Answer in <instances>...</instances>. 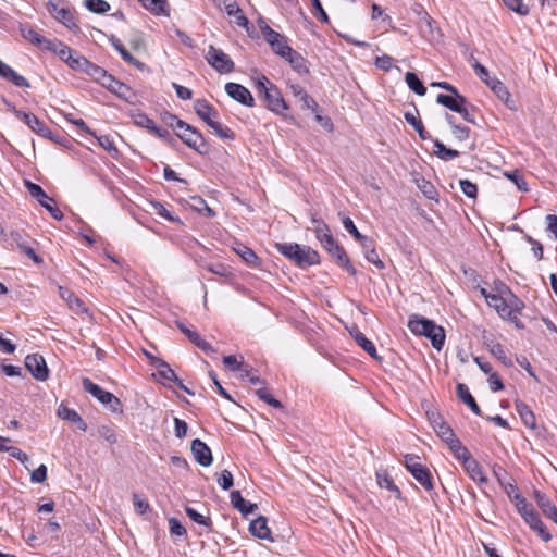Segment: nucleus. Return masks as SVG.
Listing matches in <instances>:
<instances>
[{"mask_svg":"<svg viewBox=\"0 0 557 557\" xmlns=\"http://www.w3.org/2000/svg\"><path fill=\"white\" fill-rule=\"evenodd\" d=\"M506 293L508 294L509 299L494 294L493 296H486V302L490 307L494 308L503 319H507L513 323L516 327L522 329L523 324L519 320L518 315L521 313L523 302L508 288H506Z\"/></svg>","mask_w":557,"mask_h":557,"instance_id":"obj_1","label":"nucleus"},{"mask_svg":"<svg viewBox=\"0 0 557 557\" xmlns=\"http://www.w3.org/2000/svg\"><path fill=\"white\" fill-rule=\"evenodd\" d=\"M277 251L294 261L300 268H308L320 263V256L317 250L309 246H301L296 243H277Z\"/></svg>","mask_w":557,"mask_h":557,"instance_id":"obj_2","label":"nucleus"},{"mask_svg":"<svg viewBox=\"0 0 557 557\" xmlns=\"http://www.w3.org/2000/svg\"><path fill=\"white\" fill-rule=\"evenodd\" d=\"M408 327L413 334L430 338L436 350H441L444 346V329L436 325L432 320L413 314L409 318Z\"/></svg>","mask_w":557,"mask_h":557,"instance_id":"obj_3","label":"nucleus"},{"mask_svg":"<svg viewBox=\"0 0 557 557\" xmlns=\"http://www.w3.org/2000/svg\"><path fill=\"white\" fill-rule=\"evenodd\" d=\"M257 90L263 96L265 106L269 110L276 114H282L288 109L284 98L282 97L278 88L272 84L265 76H262L257 82Z\"/></svg>","mask_w":557,"mask_h":557,"instance_id":"obj_4","label":"nucleus"},{"mask_svg":"<svg viewBox=\"0 0 557 557\" xmlns=\"http://www.w3.org/2000/svg\"><path fill=\"white\" fill-rule=\"evenodd\" d=\"M82 384L85 392L92 395L101 404L107 405L112 412L122 411L121 400L117 397H115L112 393L104 391L102 387L95 384L88 377H84Z\"/></svg>","mask_w":557,"mask_h":557,"instance_id":"obj_5","label":"nucleus"},{"mask_svg":"<svg viewBox=\"0 0 557 557\" xmlns=\"http://www.w3.org/2000/svg\"><path fill=\"white\" fill-rule=\"evenodd\" d=\"M405 466L411 475L428 491L433 488L430 470L420 462L419 456L406 455Z\"/></svg>","mask_w":557,"mask_h":557,"instance_id":"obj_6","label":"nucleus"},{"mask_svg":"<svg viewBox=\"0 0 557 557\" xmlns=\"http://www.w3.org/2000/svg\"><path fill=\"white\" fill-rule=\"evenodd\" d=\"M205 59L220 74H228L234 71L235 64L230 55L213 45L208 47Z\"/></svg>","mask_w":557,"mask_h":557,"instance_id":"obj_7","label":"nucleus"},{"mask_svg":"<svg viewBox=\"0 0 557 557\" xmlns=\"http://www.w3.org/2000/svg\"><path fill=\"white\" fill-rule=\"evenodd\" d=\"M25 186L29 195L36 198L53 219L58 221L63 219L62 211L54 205V200L46 194L41 186L30 181H25Z\"/></svg>","mask_w":557,"mask_h":557,"instance_id":"obj_8","label":"nucleus"},{"mask_svg":"<svg viewBox=\"0 0 557 557\" xmlns=\"http://www.w3.org/2000/svg\"><path fill=\"white\" fill-rule=\"evenodd\" d=\"M176 136L182 139V141L194 149L199 153L205 152L206 141L202 134L191 125L185 122V125L176 132Z\"/></svg>","mask_w":557,"mask_h":557,"instance_id":"obj_9","label":"nucleus"},{"mask_svg":"<svg viewBox=\"0 0 557 557\" xmlns=\"http://www.w3.org/2000/svg\"><path fill=\"white\" fill-rule=\"evenodd\" d=\"M46 7L51 16L62 23L66 28L73 30L78 27L74 13L69 8H59L58 3L52 0H49Z\"/></svg>","mask_w":557,"mask_h":557,"instance_id":"obj_10","label":"nucleus"},{"mask_svg":"<svg viewBox=\"0 0 557 557\" xmlns=\"http://www.w3.org/2000/svg\"><path fill=\"white\" fill-rule=\"evenodd\" d=\"M25 367L32 373V375L38 381H46L49 376V370L41 355H28L25 358Z\"/></svg>","mask_w":557,"mask_h":557,"instance_id":"obj_11","label":"nucleus"},{"mask_svg":"<svg viewBox=\"0 0 557 557\" xmlns=\"http://www.w3.org/2000/svg\"><path fill=\"white\" fill-rule=\"evenodd\" d=\"M420 21H419V29L421 36L425 38L428 41L437 40L442 34L438 27H436L435 22L428 14V12L422 10L420 7Z\"/></svg>","mask_w":557,"mask_h":557,"instance_id":"obj_12","label":"nucleus"},{"mask_svg":"<svg viewBox=\"0 0 557 557\" xmlns=\"http://www.w3.org/2000/svg\"><path fill=\"white\" fill-rule=\"evenodd\" d=\"M225 91L232 99H234L235 101L239 102L243 106H246V107L255 106V99H253L251 92L245 86H243L240 84L226 83Z\"/></svg>","mask_w":557,"mask_h":557,"instance_id":"obj_13","label":"nucleus"},{"mask_svg":"<svg viewBox=\"0 0 557 557\" xmlns=\"http://www.w3.org/2000/svg\"><path fill=\"white\" fill-rule=\"evenodd\" d=\"M323 248L336 260L339 267H342L351 275L356 274V270L350 263V260L345 249L342 246H339L334 238L332 239L331 245H325Z\"/></svg>","mask_w":557,"mask_h":557,"instance_id":"obj_14","label":"nucleus"},{"mask_svg":"<svg viewBox=\"0 0 557 557\" xmlns=\"http://www.w3.org/2000/svg\"><path fill=\"white\" fill-rule=\"evenodd\" d=\"M11 239L16 245V247L27 255L30 259H33L36 263L42 262V259L35 252L33 247V239L23 234L20 231L11 232Z\"/></svg>","mask_w":557,"mask_h":557,"instance_id":"obj_15","label":"nucleus"},{"mask_svg":"<svg viewBox=\"0 0 557 557\" xmlns=\"http://www.w3.org/2000/svg\"><path fill=\"white\" fill-rule=\"evenodd\" d=\"M218 8L224 9L228 16L235 17V23L239 27L247 28L249 21L244 15L242 9L238 7L235 0H213Z\"/></svg>","mask_w":557,"mask_h":557,"instance_id":"obj_16","label":"nucleus"},{"mask_svg":"<svg viewBox=\"0 0 557 557\" xmlns=\"http://www.w3.org/2000/svg\"><path fill=\"white\" fill-rule=\"evenodd\" d=\"M191 453L195 460L202 467H209L212 463V453L209 446L199 438L191 442Z\"/></svg>","mask_w":557,"mask_h":557,"instance_id":"obj_17","label":"nucleus"},{"mask_svg":"<svg viewBox=\"0 0 557 557\" xmlns=\"http://www.w3.org/2000/svg\"><path fill=\"white\" fill-rule=\"evenodd\" d=\"M16 115L36 134L42 137H50L51 131L45 122L40 121L35 114L30 112H17Z\"/></svg>","mask_w":557,"mask_h":557,"instance_id":"obj_18","label":"nucleus"},{"mask_svg":"<svg viewBox=\"0 0 557 557\" xmlns=\"http://www.w3.org/2000/svg\"><path fill=\"white\" fill-rule=\"evenodd\" d=\"M196 114L207 124L219 117L218 111L205 99H197L194 103Z\"/></svg>","mask_w":557,"mask_h":557,"instance_id":"obj_19","label":"nucleus"},{"mask_svg":"<svg viewBox=\"0 0 557 557\" xmlns=\"http://www.w3.org/2000/svg\"><path fill=\"white\" fill-rule=\"evenodd\" d=\"M103 87L123 100L129 101L133 97L132 89L112 75H110L109 79L103 84Z\"/></svg>","mask_w":557,"mask_h":557,"instance_id":"obj_20","label":"nucleus"},{"mask_svg":"<svg viewBox=\"0 0 557 557\" xmlns=\"http://www.w3.org/2000/svg\"><path fill=\"white\" fill-rule=\"evenodd\" d=\"M0 76L14 84L17 87L28 88L29 82L22 75L17 74L10 65L0 60Z\"/></svg>","mask_w":557,"mask_h":557,"instance_id":"obj_21","label":"nucleus"},{"mask_svg":"<svg viewBox=\"0 0 557 557\" xmlns=\"http://www.w3.org/2000/svg\"><path fill=\"white\" fill-rule=\"evenodd\" d=\"M249 531L258 539L273 541L271 537V531L268 527V520L264 516H259L253 519L249 524Z\"/></svg>","mask_w":557,"mask_h":557,"instance_id":"obj_22","label":"nucleus"},{"mask_svg":"<svg viewBox=\"0 0 557 557\" xmlns=\"http://www.w3.org/2000/svg\"><path fill=\"white\" fill-rule=\"evenodd\" d=\"M534 498L542 512L555 523H557V507L550 502V499L540 491L534 492Z\"/></svg>","mask_w":557,"mask_h":557,"instance_id":"obj_23","label":"nucleus"},{"mask_svg":"<svg viewBox=\"0 0 557 557\" xmlns=\"http://www.w3.org/2000/svg\"><path fill=\"white\" fill-rule=\"evenodd\" d=\"M311 222L313 224V232L315 234L317 239L320 242L322 247L325 245H331L332 239L334 238L330 232L329 226L324 221L321 219L315 218L314 215L311 219Z\"/></svg>","mask_w":557,"mask_h":557,"instance_id":"obj_24","label":"nucleus"},{"mask_svg":"<svg viewBox=\"0 0 557 557\" xmlns=\"http://www.w3.org/2000/svg\"><path fill=\"white\" fill-rule=\"evenodd\" d=\"M436 102L448 108L453 112H461V107L467 103V99L460 94L455 96L438 94Z\"/></svg>","mask_w":557,"mask_h":557,"instance_id":"obj_25","label":"nucleus"},{"mask_svg":"<svg viewBox=\"0 0 557 557\" xmlns=\"http://www.w3.org/2000/svg\"><path fill=\"white\" fill-rule=\"evenodd\" d=\"M60 297L67 304L71 310L75 313H84L86 312V307L84 302L70 289L64 288L62 286L59 287Z\"/></svg>","mask_w":557,"mask_h":557,"instance_id":"obj_26","label":"nucleus"},{"mask_svg":"<svg viewBox=\"0 0 557 557\" xmlns=\"http://www.w3.org/2000/svg\"><path fill=\"white\" fill-rule=\"evenodd\" d=\"M428 419L433 428V430L436 432V434L444 440L446 436L453 435L451 428L442 419V417L437 412H426Z\"/></svg>","mask_w":557,"mask_h":557,"instance_id":"obj_27","label":"nucleus"},{"mask_svg":"<svg viewBox=\"0 0 557 557\" xmlns=\"http://www.w3.org/2000/svg\"><path fill=\"white\" fill-rule=\"evenodd\" d=\"M230 498L232 506L244 516L250 515L257 509V505L243 498L239 491H232Z\"/></svg>","mask_w":557,"mask_h":557,"instance_id":"obj_28","label":"nucleus"},{"mask_svg":"<svg viewBox=\"0 0 557 557\" xmlns=\"http://www.w3.org/2000/svg\"><path fill=\"white\" fill-rule=\"evenodd\" d=\"M45 50L53 52L66 64L71 57L75 54V51L73 49H71L67 45L58 39L49 40V44L46 46Z\"/></svg>","mask_w":557,"mask_h":557,"instance_id":"obj_29","label":"nucleus"},{"mask_svg":"<svg viewBox=\"0 0 557 557\" xmlns=\"http://www.w3.org/2000/svg\"><path fill=\"white\" fill-rule=\"evenodd\" d=\"M177 326L188 337V339L193 344H195L198 348H200L202 351H205L207 354L214 352V349L212 348V346L208 342L202 339L196 331L189 330L181 322H177Z\"/></svg>","mask_w":557,"mask_h":557,"instance_id":"obj_30","label":"nucleus"},{"mask_svg":"<svg viewBox=\"0 0 557 557\" xmlns=\"http://www.w3.org/2000/svg\"><path fill=\"white\" fill-rule=\"evenodd\" d=\"M284 59L290 64V66L299 74L309 73L307 66V60L296 50L292 49L287 51Z\"/></svg>","mask_w":557,"mask_h":557,"instance_id":"obj_31","label":"nucleus"},{"mask_svg":"<svg viewBox=\"0 0 557 557\" xmlns=\"http://www.w3.org/2000/svg\"><path fill=\"white\" fill-rule=\"evenodd\" d=\"M515 408L523 424L527 428L534 430L536 428V419L530 407L521 400H516Z\"/></svg>","mask_w":557,"mask_h":557,"instance_id":"obj_32","label":"nucleus"},{"mask_svg":"<svg viewBox=\"0 0 557 557\" xmlns=\"http://www.w3.org/2000/svg\"><path fill=\"white\" fill-rule=\"evenodd\" d=\"M462 466L473 481L480 483H485L487 481L486 476L482 471V467L473 457H470L467 460H465L462 462Z\"/></svg>","mask_w":557,"mask_h":557,"instance_id":"obj_33","label":"nucleus"},{"mask_svg":"<svg viewBox=\"0 0 557 557\" xmlns=\"http://www.w3.org/2000/svg\"><path fill=\"white\" fill-rule=\"evenodd\" d=\"M21 34L24 39L28 40L29 42H32L33 45H35L36 47H38L42 50L46 49V46L49 44V40H50V39L41 36L37 30H35L30 26H23L21 28Z\"/></svg>","mask_w":557,"mask_h":557,"instance_id":"obj_34","label":"nucleus"},{"mask_svg":"<svg viewBox=\"0 0 557 557\" xmlns=\"http://www.w3.org/2000/svg\"><path fill=\"white\" fill-rule=\"evenodd\" d=\"M457 395L472 410V412L474 414L481 416V409L478 406L474 397L471 395V393L466 384H463V383L457 384Z\"/></svg>","mask_w":557,"mask_h":557,"instance_id":"obj_35","label":"nucleus"},{"mask_svg":"<svg viewBox=\"0 0 557 557\" xmlns=\"http://www.w3.org/2000/svg\"><path fill=\"white\" fill-rule=\"evenodd\" d=\"M342 223L344 228L352 235V237L360 243L362 248H367L371 246V239L364 235H362L356 225L354 224V221L349 216H344L342 219Z\"/></svg>","mask_w":557,"mask_h":557,"instance_id":"obj_36","label":"nucleus"},{"mask_svg":"<svg viewBox=\"0 0 557 557\" xmlns=\"http://www.w3.org/2000/svg\"><path fill=\"white\" fill-rule=\"evenodd\" d=\"M141 5L154 15L169 16L170 10L166 0H138Z\"/></svg>","mask_w":557,"mask_h":557,"instance_id":"obj_37","label":"nucleus"},{"mask_svg":"<svg viewBox=\"0 0 557 557\" xmlns=\"http://www.w3.org/2000/svg\"><path fill=\"white\" fill-rule=\"evenodd\" d=\"M151 364L157 368L160 377L171 382H175V380H177V375L174 370L162 359L153 358Z\"/></svg>","mask_w":557,"mask_h":557,"instance_id":"obj_38","label":"nucleus"},{"mask_svg":"<svg viewBox=\"0 0 557 557\" xmlns=\"http://www.w3.org/2000/svg\"><path fill=\"white\" fill-rule=\"evenodd\" d=\"M405 121L410 124L418 133L422 140L431 139V135L425 131L422 122L412 112H405Z\"/></svg>","mask_w":557,"mask_h":557,"instance_id":"obj_39","label":"nucleus"},{"mask_svg":"<svg viewBox=\"0 0 557 557\" xmlns=\"http://www.w3.org/2000/svg\"><path fill=\"white\" fill-rule=\"evenodd\" d=\"M86 75L103 86L111 74L108 73L103 67L91 62L87 69Z\"/></svg>","mask_w":557,"mask_h":557,"instance_id":"obj_40","label":"nucleus"},{"mask_svg":"<svg viewBox=\"0 0 557 557\" xmlns=\"http://www.w3.org/2000/svg\"><path fill=\"white\" fill-rule=\"evenodd\" d=\"M405 82L408 87L419 96H424L426 94V88L420 78L413 72H407L405 75Z\"/></svg>","mask_w":557,"mask_h":557,"instance_id":"obj_41","label":"nucleus"},{"mask_svg":"<svg viewBox=\"0 0 557 557\" xmlns=\"http://www.w3.org/2000/svg\"><path fill=\"white\" fill-rule=\"evenodd\" d=\"M354 338L356 343L364 350L367 351L372 358L380 359V357L376 354V348L374 344L366 337V335L359 331H357L354 334Z\"/></svg>","mask_w":557,"mask_h":557,"instance_id":"obj_42","label":"nucleus"},{"mask_svg":"<svg viewBox=\"0 0 557 557\" xmlns=\"http://www.w3.org/2000/svg\"><path fill=\"white\" fill-rule=\"evenodd\" d=\"M434 147L436 148V150L434 151V153L436 154L437 158H440L441 160H444V161H449V160H453L455 158H457L459 156V151L457 150H454V149H450V148H447L442 141H440L438 139H435L434 140Z\"/></svg>","mask_w":557,"mask_h":557,"instance_id":"obj_43","label":"nucleus"},{"mask_svg":"<svg viewBox=\"0 0 557 557\" xmlns=\"http://www.w3.org/2000/svg\"><path fill=\"white\" fill-rule=\"evenodd\" d=\"M493 92L502 100L508 108H513V101L511 100V95L508 91L507 87L502 82L493 83Z\"/></svg>","mask_w":557,"mask_h":557,"instance_id":"obj_44","label":"nucleus"},{"mask_svg":"<svg viewBox=\"0 0 557 557\" xmlns=\"http://www.w3.org/2000/svg\"><path fill=\"white\" fill-rule=\"evenodd\" d=\"M533 531H535L539 536L544 542H549L552 540V534L546 530L545 525L543 524L542 520L540 519V516L532 518L529 523H527Z\"/></svg>","mask_w":557,"mask_h":557,"instance_id":"obj_45","label":"nucleus"},{"mask_svg":"<svg viewBox=\"0 0 557 557\" xmlns=\"http://www.w3.org/2000/svg\"><path fill=\"white\" fill-rule=\"evenodd\" d=\"M208 126L222 139H234L235 137V133L228 126L220 123L218 119L212 123H209Z\"/></svg>","mask_w":557,"mask_h":557,"instance_id":"obj_46","label":"nucleus"},{"mask_svg":"<svg viewBox=\"0 0 557 557\" xmlns=\"http://www.w3.org/2000/svg\"><path fill=\"white\" fill-rule=\"evenodd\" d=\"M234 251L243 258L247 264H256L258 257L252 249L245 246L244 244H237L234 247Z\"/></svg>","mask_w":557,"mask_h":557,"instance_id":"obj_47","label":"nucleus"},{"mask_svg":"<svg viewBox=\"0 0 557 557\" xmlns=\"http://www.w3.org/2000/svg\"><path fill=\"white\" fill-rule=\"evenodd\" d=\"M446 121L450 125V127L453 129V134L458 140H466L469 137V134H470L469 127L462 126V125H457L455 123L454 117L448 113H446Z\"/></svg>","mask_w":557,"mask_h":557,"instance_id":"obj_48","label":"nucleus"},{"mask_svg":"<svg viewBox=\"0 0 557 557\" xmlns=\"http://www.w3.org/2000/svg\"><path fill=\"white\" fill-rule=\"evenodd\" d=\"M90 63L91 62L87 60L85 57L79 55L75 52V54H73L69 60L67 65L74 71L83 72L86 74Z\"/></svg>","mask_w":557,"mask_h":557,"instance_id":"obj_49","label":"nucleus"},{"mask_svg":"<svg viewBox=\"0 0 557 557\" xmlns=\"http://www.w3.org/2000/svg\"><path fill=\"white\" fill-rule=\"evenodd\" d=\"M376 478H377V483H379L380 487L386 488V490L393 492L396 495V497H398V498L400 497L399 488L394 484L393 479L388 474L377 473Z\"/></svg>","mask_w":557,"mask_h":557,"instance_id":"obj_50","label":"nucleus"},{"mask_svg":"<svg viewBox=\"0 0 557 557\" xmlns=\"http://www.w3.org/2000/svg\"><path fill=\"white\" fill-rule=\"evenodd\" d=\"M85 7L97 14H103L110 10V4L104 0H85Z\"/></svg>","mask_w":557,"mask_h":557,"instance_id":"obj_51","label":"nucleus"},{"mask_svg":"<svg viewBox=\"0 0 557 557\" xmlns=\"http://www.w3.org/2000/svg\"><path fill=\"white\" fill-rule=\"evenodd\" d=\"M161 120L166 126L175 129L176 132L185 125V122L183 120L178 119L175 114H172L168 111L161 113Z\"/></svg>","mask_w":557,"mask_h":557,"instance_id":"obj_52","label":"nucleus"},{"mask_svg":"<svg viewBox=\"0 0 557 557\" xmlns=\"http://www.w3.org/2000/svg\"><path fill=\"white\" fill-rule=\"evenodd\" d=\"M97 435L110 444H115L117 442V435L114 429L110 425H100L97 429Z\"/></svg>","mask_w":557,"mask_h":557,"instance_id":"obj_53","label":"nucleus"},{"mask_svg":"<svg viewBox=\"0 0 557 557\" xmlns=\"http://www.w3.org/2000/svg\"><path fill=\"white\" fill-rule=\"evenodd\" d=\"M256 394L258 395V397L263 400L264 403H267L268 405L274 407V408H282V403L280 400H277L276 398H274L272 396V394L269 392L268 388L265 387H262V388H259L256 391Z\"/></svg>","mask_w":557,"mask_h":557,"instance_id":"obj_54","label":"nucleus"},{"mask_svg":"<svg viewBox=\"0 0 557 557\" xmlns=\"http://www.w3.org/2000/svg\"><path fill=\"white\" fill-rule=\"evenodd\" d=\"M364 250V256H366V259L373 263L374 265H376L379 269H383L384 268V263L383 261L380 259L379 257V253L377 251L375 250V248L373 247V242L371 240V246L370 247H367V248H363Z\"/></svg>","mask_w":557,"mask_h":557,"instance_id":"obj_55","label":"nucleus"},{"mask_svg":"<svg viewBox=\"0 0 557 557\" xmlns=\"http://www.w3.org/2000/svg\"><path fill=\"white\" fill-rule=\"evenodd\" d=\"M490 352L496 357L504 366H512L511 359L506 356L504 347L500 343L498 345H492Z\"/></svg>","mask_w":557,"mask_h":557,"instance_id":"obj_56","label":"nucleus"},{"mask_svg":"<svg viewBox=\"0 0 557 557\" xmlns=\"http://www.w3.org/2000/svg\"><path fill=\"white\" fill-rule=\"evenodd\" d=\"M261 33L270 46H274L276 41L284 37L278 32L272 29L269 25L261 27Z\"/></svg>","mask_w":557,"mask_h":557,"instance_id":"obj_57","label":"nucleus"},{"mask_svg":"<svg viewBox=\"0 0 557 557\" xmlns=\"http://www.w3.org/2000/svg\"><path fill=\"white\" fill-rule=\"evenodd\" d=\"M185 512L194 522L200 525L209 527L211 524L210 518L203 517L201 513H199L191 507H186Z\"/></svg>","mask_w":557,"mask_h":557,"instance_id":"obj_58","label":"nucleus"},{"mask_svg":"<svg viewBox=\"0 0 557 557\" xmlns=\"http://www.w3.org/2000/svg\"><path fill=\"white\" fill-rule=\"evenodd\" d=\"M96 138L98 139L99 145L104 150H107L109 153H111L112 157H115L119 153V151H117V149L115 147V144L110 138V136L102 135V136H99V137L96 136Z\"/></svg>","mask_w":557,"mask_h":557,"instance_id":"obj_59","label":"nucleus"},{"mask_svg":"<svg viewBox=\"0 0 557 557\" xmlns=\"http://www.w3.org/2000/svg\"><path fill=\"white\" fill-rule=\"evenodd\" d=\"M151 206L158 215L166 219L170 222H181V220L178 218L173 216L171 212L166 210V208L161 202L153 201L151 202Z\"/></svg>","mask_w":557,"mask_h":557,"instance_id":"obj_60","label":"nucleus"},{"mask_svg":"<svg viewBox=\"0 0 557 557\" xmlns=\"http://www.w3.org/2000/svg\"><path fill=\"white\" fill-rule=\"evenodd\" d=\"M58 417L63 419V420H66V421H78V413L76 410L74 409H71V408H67L66 406H63L61 405L59 408H58Z\"/></svg>","mask_w":557,"mask_h":557,"instance_id":"obj_61","label":"nucleus"},{"mask_svg":"<svg viewBox=\"0 0 557 557\" xmlns=\"http://www.w3.org/2000/svg\"><path fill=\"white\" fill-rule=\"evenodd\" d=\"M503 2L508 9L521 15L529 13V8L522 3V0H503Z\"/></svg>","mask_w":557,"mask_h":557,"instance_id":"obj_62","label":"nucleus"},{"mask_svg":"<svg viewBox=\"0 0 557 557\" xmlns=\"http://www.w3.org/2000/svg\"><path fill=\"white\" fill-rule=\"evenodd\" d=\"M460 188L462 193L469 198H475L478 194V187L474 183L469 180H460L459 181Z\"/></svg>","mask_w":557,"mask_h":557,"instance_id":"obj_63","label":"nucleus"},{"mask_svg":"<svg viewBox=\"0 0 557 557\" xmlns=\"http://www.w3.org/2000/svg\"><path fill=\"white\" fill-rule=\"evenodd\" d=\"M505 176L508 180H510L511 182H513L519 190H521V191H527L528 190V184L524 181V178L519 174L518 171H515V172H511V173L506 172Z\"/></svg>","mask_w":557,"mask_h":557,"instance_id":"obj_64","label":"nucleus"}]
</instances>
